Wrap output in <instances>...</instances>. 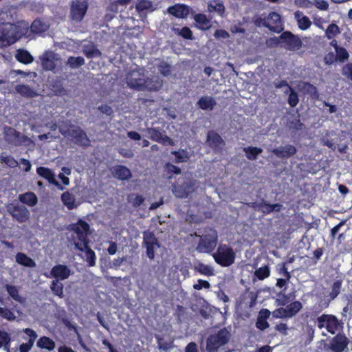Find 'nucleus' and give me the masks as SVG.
<instances>
[{
  "label": "nucleus",
  "mask_w": 352,
  "mask_h": 352,
  "mask_svg": "<svg viewBox=\"0 0 352 352\" xmlns=\"http://www.w3.org/2000/svg\"><path fill=\"white\" fill-rule=\"evenodd\" d=\"M199 241L196 250L199 253L211 254L214 252L218 243V233L214 228L206 229L202 235H199Z\"/></svg>",
  "instance_id": "obj_1"
},
{
  "label": "nucleus",
  "mask_w": 352,
  "mask_h": 352,
  "mask_svg": "<svg viewBox=\"0 0 352 352\" xmlns=\"http://www.w3.org/2000/svg\"><path fill=\"white\" fill-rule=\"evenodd\" d=\"M60 132L79 146L87 148L91 145V141L86 132L78 126L71 125L66 130H60Z\"/></svg>",
  "instance_id": "obj_2"
},
{
  "label": "nucleus",
  "mask_w": 352,
  "mask_h": 352,
  "mask_svg": "<svg viewBox=\"0 0 352 352\" xmlns=\"http://www.w3.org/2000/svg\"><path fill=\"white\" fill-rule=\"evenodd\" d=\"M230 333L226 328L221 329L217 333L210 335L206 340L207 352H217L230 340Z\"/></svg>",
  "instance_id": "obj_3"
},
{
  "label": "nucleus",
  "mask_w": 352,
  "mask_h": 352,
  "mask_svg": "<svg viewBox=\"0 0 352 352\" xmlns=\"http://www.w3.org/2000/svg\"><path fill=\"white\" fill-rule=\"evenodd\" d=\"M214 261L221 267H229L235 261V252L226 244H219L217 251L212 254Z\"/></svg>",
  "instance_id": "obj_4"
},
{
  "label": "nucleus",
  "mask_w": 352,
  "mask_h": 352,
  "mask_svg": "<svg viewBox=\"0 0 352 352\" xmlns=\"http://www.w3.org/2000/svg\"><path fill=\"white\" fill-rule=\"evenodd\" d=\"M316 324L318 329H325L332 335H335L343 328V322L333 314H322L317 318Z\"/></svg>",
  "instance_id": "obj_5"
},
{
  "label": "nucleus",
  "mask_w": 352,
  "mask_h": 352,
  "mask_svg": "<svg viewBox=\"0 0 352 352\" xmlns=\"http://www.w3.org/2000/svg\"><path fill=\"white\" fill-rule=\"evenodd\" d=\"M271 41L289 51L298 50L302 45L301 39L289 31L283 32L278 38L275 37Z\"/></svg>",
  "instance_id": "obj_6"
},
{
  "label": "nucleus",
  "mask_w": 352,
  "mask_h": 352,
  "mask_svg": "<svg viewBox=\"0 0 352 352\" xmlns=\"http://www.w3.org/2000/svg\"><path fill=\"white\" fill-rule=\"evenodd\" d=\"M3 133L5 141L8 144L15 146L27 144V142H30L28 137L21 135L20 132L11 126H5Z\"/></svg>",
  "instance_id": "obj_7"
},
{
  "label": "nucleus",
  "mask_w": 352,
  "mask_h": 352,
  "mask_svg": "<svg viewBox=\"0 0 352 352\" xmlns=\"http://www.w3.org/2000/svg\"><path fill=\"white\" fill-rule=\"evenodd\" d=\"M69 230L76 234L77 243L85 245L89 243L88 236L90 234V226L87 221L79 219L76 223L69 226Z\"/></svg>",
  "instance_id": "obj_8"
},
{
  "label": "nucleus",
  "mask_w": 352,
  "mask_h": 352,
  "mask_svg": "<svg viewBox=\"0 0 352 352\" xmlns=\"http://www.w3.org/2000/svg\"><path fill=\"white\" fill-rule=\"evenodd\" d=\"M349 340L344 333H336L329 341L328 344L325 345L327 350L332 352H344L348 347Z\"/></svg>",
  "instance_id": "obj_9"
},
{
  "label": "nucleus",
  "mask_w": 352,
  "mask_h": 352,
  "mask_svg": "<svg viewBox=\"0 0 352 352\" xmlns=\"http://www.w3.org/2000/svg\"><path fill=\"white\" fill-rule=\"evenodd\" d=\"M144 79V74L140 69L131 70L126 76V82L128 87L138 91H140L142 89V83Z\"/></svg>",
  "instance_id": "obj_10"
},
{
  "label": "nucleus",
  "mask_w": 352,
  "mask_h": 352,
  "mask_svg": "<svg viewBox=\"0 0 352 352\" xmlns=\"http://www.w3.org/2000/svg\"><path fill=\"white\" fill-rule=\"evenodd\" d=\"M195 190V182L187 179L181 184L173 186V192L174 195L179 198H187L191 193Z\"/></svg>",
  "instance_id": "obj_11"
},
{
  "label": "nucleus",
  "mask_w": 352,
  "mask_h": 352,
  "mask_svg": "<svg viewBox=\"0 0 352 352\" xmlns=\"http://www.w3.org/2000/svg\"><path fill=\"white\" fill-rule=\"evenodd\" d=\"M143 245L146 249V255L150 259L155 257V248L160 247V243L153 232L146 231L143 233Z\"/></svg>",
  "instance_id": "obj_12"
},
{
  "label": "nucleus",
  "mask_w": 352,
  "mask_h": 352,
  "mask_svg": "<svg viewBox=\"0 0 352 352\" xmlns=\"http://www.w3.org/2000/svg\"><path fill=\"white\" fill-rule=\"evenodd\" d=\"M264 25L270 31L279 33L283 30L280 15L276 12H271L264 22Z\"/></svg>",
  "instance_id": "obj_13"
},
{
  "label": "nucleus",
  "mask_w": 352,
  "mask_h": 352,
  "mask_svg": "<svg viewBox=\"0 0 352 352\" xmlns=\"http://www.w3.org/2000/svg\"><path fill=\"white\" fill-rule=\"evenodd\" d=\"M88 5L85 1H78L71 6V18L72 20L80 21L85 16Z\"/></svg>",
  "instance_id": "obj_14"
},
{
  "label": "nucleus",
  "mask_w": 352,
  "mask_h": 352,
  "mask_svg": "<svg viewBox=\"0 0 352 352\" xmlns=\"http://www.w3.org/2000/svg\"><path fill=\"white\" fill-rule=\"evenodd\" d=\"M146 131L149 135V138L153 141L170 146L175 144L173 140L168 135H164L158 128H148Z\"/></svg>",
  "instance_id": "obj_15"
},
{
  "label": "nucleus",
  "mask_w": 352,
  "mask_h": 352,
  "mask_svg": "<svg viewBox=\"0 0 352 352\" xmlns=\"http://www.w3.org/2000/svg\"><path fill=\"white\" fill-rule=\"evenodd\" d=\"M250 206L252 208H258L264 214H270L272 212H280L283 208L280 204H269L264 200L260 203L252 202Z\"/></svg>",
  "instance_id": "obj_16"
},
{
  "label": "nucleus",
  "mask_w": 352,
  "mask_h": 352,
  "mask_svg": "<svg viewBox=\"0 0 352 352\" xmlns=\"http://www.w3.org/2000/svg\"><path fill=\"white\" fill-rule=\"evenodd\" d=\"M75 248L80 252H84L85 254V261L89 267L96 265V255L94 251L89 246V243L82 244V243H75Z\"/></svg>",
  "instance_id": "obj_17"
},
{
  "label": "nucleus",
  "mask_w": 352,
  "mask_h": 352,
  "mask_svg": "<svg viewBox=\"0 0 352 352\" xmlns=\"http://www.w3.org/2000/svg\"><path fill=\"white\" fill-rule=\"evenodd\" d=\"M50 274L55 280H65L71 275V270L65 265L58 264L52 268Z\"/></svg>",
  "instance_id": "obj_18"
},
{
  "label": "nucleus",
  "mask_w": 352,
  "mask_h": 352,
  "mask_svg": "<svg viewBox=\"0 0 352 352\" xmlns=\"http://www.w3.org/2000/svg\"><path fill=\"white\" fill-rule=\"evenodd\" d=\"M10 214L19 223H24L30 217V212L25 206H14L11 210H10Z\"/></svg>",
  "instance_id": "obj_19"
},
{
  "label": "nucleus",
  "mask_w": 352,
  "mask_h": 352,
  "mask_svg": "<svg viewBox=\"0 0 352 352\" xmlns=\"http://www.w3.org/2000/svg\"><path fill=\"white\" fill-rule=\"evenodd\" d=\"M272 152L278 157L289 158L296 153L297 149L293 145L286 144L283 146L274 148Z\"/></svg>",
  "instance_id": "obj_20"
},
{
  "label": "nucleus",
  "mask_w": 352,
  "mask_h": 352,
  "mask_svg": "<svg viewBox=\"0 0 352 352\" xmlns=\"http://www.w3.org/2000/svg\"><path fill=\"white\" fill-rule=\"evenodd\" d=\"M113 176L121 181L128 180L131 176V170L123 165H116L111 169Z\"/></svg>",
  "instance_id": "obj_21"
},
{
  "label": "nucleus",
  "mask_w": 352,
  "mask_h": 352,
  "mask_svg": "<svg viewBox=\"0 0 352 352\" xmlns=\"http://www.w3.org/2000/svg\"><path fill=\"white\" fill-rule=\"evenodd\" d=\"M23 332L29 336V340L26 343H23L20 345L19 352H29L32 348L38 336L36 331L30 328L23 329Z\"/></svg>",
  "instance_id": "obj_22"
},
{
  "label": "nucleus",
  "mask_w": 352,
  "mask_h": 352,
  "mask_svg": "<svg viewBox=\"0 0 352 352\" xmlns=\"http://www.w3.org/2000/svg\"><path fill=\"white\" fill-rule=\"evenodd\" d=\"M207 142L208 146L214 151H218L221 146L224 144L223 140L217 132L210 131L207 134Z\"/></svg>",
  "instance_id": "obj_23"
},
{
  "label": "nucleus",
  "mask_w": 352,
  "mask_h": 352,
  "mask_svg": "<svg viewBox=\"0 0 352 352\" xmlns=\"http://www.w3.org/2000/svg\"><path fill=\"white\" fill-rule=\"evenodd\" d=\"M168 11L177 18L184 19L189 14L190 8L185 4H177L169 7Z\"/></svg>",
  "instance_id": "obj_24"
},
{
  "label": "nucleus",
  "mask_w": 352,
  "mask_h": 352,
  "mask_svg": "<svg viewBox=\"0 0 352 352\" xmlns=\"http://www.w3.org/2000/svg\"><path fill=\"white\" fill-rule=\"evenodd\" d=\"M342 285V280L339 279L336 280L333 282V285H331V291L329 293V299L327 300H325L322 305V308L326 309L329 306V303L331 300H334L340 293L341 288Z\"/></svg>",
  "instance_id": "obj_25"
},
{
  "label": "nucleus",
  "mask_w": 352,
  "mask_h": 352,
  "mask_svg": "<svg viewBox=\"0 0 352 352\" xmlns=\"http://www.w3.org/2000/svg\"><path fill=\"white\" fill-rule=\"evenodd\" d=\"M142 85L143 88L140 91H153L159 90L162 87V84L157 79H153L147 77L145 78L144 82L142 83Z\"/></svg>",
  "instance_id": "obj_26"
},
{
  "label": "nucleus",
  "mask_w": 352,
  "mask_h": 352,
  "mask_svg": "<svg viewBox=\"0 0 352 352\" xmlns=\"http://www.w3.org/2000/svg\"><path fill=\"white\" fill-rule=\"evenodd\" d=\"M197 104L202 110H212L217 102L211 96H202L197 101Z\"/></svg>",
  "instance_id": "obj_27"
},
{
  "label": "nucleus",
  "mask_w": 352,
  "mask_h": 352,
  "mask_svg": "<svg viewBox=\"0 0 352 352\" xmlns=\"http://www.w3.org/2000/svg\"><path fill=\"white\" fill-rule=\"evenodd\" d=\"M16 262L24 267H34L35 261L23 252H18L15 256Z\"/></svg>",
  "instance_id": "obj_28"
},
{
  "label": "nucleus",
  "mask_w": 352,
  "mask_h": 352,
  "mask_svg": "<svg viewBox=\"0 0 352 352\" xmlns=\"http://www.w3.org/2000/svg\"><path fill=\"white\" fill-rule=\"evenodd\" d=\"M208 10L210 12H217L223 16L225 12V6L221 0H210L208 3Z\"/></svg>",
  "instance_id": "obj_29"
},
{
  "label": "nucleus",
  "mask_w": 352,
  "mask_h": 352,
  "mask_svg": "<svg viewBox=\"0 0 352 352\" xmlns=\"http://www.w3.org/2000/svg\"><path fill=\"white\" fill-rule=\"evenodd\" d=\"M50 89L57 96H63L67 94V91L63 87V82L60 79L52 80L50 85Z\"/></svg>",
  "instance_id": "obj_30"
},
{
  "label": "nucleus",
  "mask_w": 352,
  "mask_h": 352,
  "mask_svg": "<svg viewBox=\"0 0 352 352\" xmlns=\"http://www.w3.org/2000/svg\"><path fill=\"white\" fill-rule=\"evenodd\" d=\"M15 58L19 63L25 65L30 64L34 60V58L31 54L28 51L23 49H19L16 51Z\"/></svg>",
  "instance_id": "obj_31"
},
{
  "label": "nucleus",
  "mask_w": 352,
  "mask_h": 352,
  "mask_svg": "<svg viewBox=\"0 0 352 352\" xmlns=\"http://www.w3.org/2000/svg\"><path fill=\"white\" fill-rule=\"evenodd\" d=\"M36 346L42 349L52 351L54 349L56 344L54 341L47 336H41L36 342Z\"/></svg>",
  "instance_id": "obj_32"
},
{
  "label": "nucleus",
  "mask_w": 352,
  "mask_h": 352,
  "mask_svg": "<svg viewBox=\"0 0 352 352\" xmlns=\"http://www.w3.org/2000/svg\"><path fill=\"white\" fill-rule=\"evenodd\" d=\"M36 173L38 175L47 179L50 183L58 184L54 179V173L49 168L39 166L36 168Z\"/></svg>",
  "instance_id": "obj_33"
},
{
  "label": "nucleus",
  "mask_w": 352,
  "mask_h": 352,
  "mask_svg": "<svg viewBox=\"0 0 352 352\" xmlns=\"http://www.w3.org/2000/svg\"><path fill=\"white\" fill-rule=\"evenodd\" d=\"M19 199L21 202L29 206H34L38 202L36 195L32 192H28L19 195Z\"/></svg>",
  "instance_id": "obj_34"
},
{
  "label": "nucleus",
  "mask_w": 352,
  "mask_h": 352,
  "mask_svg": "<svg viewBox=\"0 0 352 352\" xmlns=\"http://www.w3.org/2000/svg\"><path fill=\"white\" fill-rule=\"evenodd\" d=\"M61 201L69 210H73L77 207V204L75 203L76 199L74 196L68 191L61 195Z\"/></svg>",
  "instance_id": "obj_35"
},
{
  "label": "nucleus",
  "mask_w": 352,
  "mask_h": 352,
  "mask_svg": "<svg viewBox=\"0 0 352 352\" xmlns=\"http://www.w3.org/2000/svg\"><path fill=\"white\" fill-rule=\"evenodd\" d=\"M15 90L22 96L27 98H34L37 96V93L28 85H17L15 87Z\"/></svg>",
  "instance_id": "obj_36"
},
{
  "label": "nucleus",
  "mask_w": 352,
  "mask_h": 352,
  "mask_svg": "<svg viewBox=\"0 0 352 352\" xmlns=\"http://www.w3.org/2000/svg\"><path fill=\"white\" fill-rule=\"evenodd\" d=\"M47 28L48 26L40 19L34 20L30 26L31 32L34 34L43 33L47 30Z\"/></svg>",
  "instance_id": "obj_37"
},
{
  "label": "nucleus",
  "mask_w": 352,
  "mask_h": 352,
  "mask_svg": "<svg viewBox=\"0 0 352 352\" xmlns=\"http://www.w3.org/2000/svg\"><path fill=\"white\" fill-rule=\"evenodd\" d=\"M5 288L9 296L15 301L23 303L24 298L19 295V289L16 286L12 285H6Z\"/></svg>",
  "instance_id": "obj_38"
},
{
  "label": "nucleus",
  "mask_w": 352,
  "mask_h": 352,
  "mask_svg": "<svg viewBox=\"0 0 352 352\" xmlns=\"http://www.w3.org/2000/svg\"><path fill=\"white\" fill-rule=\"evenodd\" d=\"M246 157L250 160H256L259 154L263 152V149L256 146H248L243 148Z\"/></svg>",
  "instance_id": "obj_39"
},
{
  "label": "nucleus",
  "mask_w": 352,
  "mask_h": 352,
  "mask_svg": "<svg viewBox=\"0 0 352 352\" xmlns=\"http://www.w3.org/2000/svg\"><path fill=\"white\" fill-rule=\"evenodd\" d=\"M285 307L289 318H292L296 315L300 311V310L302 307V305L300 301L296 300L289 303Z\"/></svg>",
  "instance_id": "obj_40"
},
{
  "label": "nucleus",
  "mask_w": 352,
  "mask_h": 352,
  "mask_svg": "<svg viewBox=\"0 0 352 352\" xmlns=\"http://www.w3.org/2000/svg\"><path fill=\"white\" fill-rule=\"evenodd\" d=\"M254 275L257 279L263 280L270 276V268L268 265L260 267L255 270Z\"/></svg>",
  "instance_id": "obj_41"
},
{
  "label": "nucleus",
  "mask_w": 352,
  "mask_h": 352,
  "mask_svg": "<svg viewBox=\"0 0 352 352\" xmlns=\"http://www.w3.org/2000/svg\"><path fill=\"white\" fill-rule=\"evenodd\" d=\"M50 289L53 294L60 298L64 296L63 294V285L58 280H53L52 281Z\"/></svg>",
  "instance_id": "obj_42"
},
{
  "label": "nucleus",
  "mask_w": 352,
  "mask_h": 352,
  "mask_svg": "<svg viewBox=\"0 0 352 352\" xmlns=\"http://www.w3.org/2000/svg\"><path fill=\"white\" fill-rule=\"evenodd\" d=\"M67 64L72 69L78 68L85 64V59L82 56H69L67 59Z\"/></svg>",
  "instance_id": "obj_43"
},
{
  "label": "nucleus",
  "mask_w": 352,
  "mask_h": 352,
  "mask_svg": "<svg viewBox=\"0 0 352 352\" xmlns=\"http://www.w3.org/2000/svg\"><path fill=\"white\" fill-rule=\"evenodd\" d=\"M174 32L182 38L188 40L193 39L192 32L188 27H183L182 28H174Z\"/></svg>",
  "instance_id": "obj_44"
},
{
  "label": "nucleus",
  "mask_w": 352,
  "mask_h": 352,
  "mask_svg": "<svg viewBox=\"0 0 352 352\" xmlns=\"http://www.w3.org/2000/svg\"><path fill=\"white\" fill-rule=\"evenodd\" d=\"M335 52L338 62L339 63H344L349 58V54L344 47L340 46V47L336 48Z\"/></svg>",
  "instance_id": "obj_45"
},
{
  "label": "nucleus",
  "mask_w": 352,
  "mask_h": 352,
  "mask_svg": "<svg viewBox=\"0 0 352 352\" xmlns=\"http://www.w3.org/2000/svg\"><path fill=\"white\" fill-rule=\"evenodd\" d=\"M171 154L175 157V163L185 162L189 158L188 152L184 149L172 151Z\"/></svg>",
  "instance_id": "obj_46"
},
{
  "label": "nucleus",
  "mask_w": 352,
  "mask_h": 352,
  "mask_svg": "<svg viewBox=\"0 0 352 352\" xmlns=\"http://www.w3.org/2000/svg\"><path fill=\"white\" fill-rule=\"evenodd\" d=\"M340 32L339 27L335 23H331L327 27L325 31V35L328 39H333L337 34H340Z\"/></svg>",
  "instance_id": "obj_47"
},
{
  "label": "nucleus",
  "mask_w": 352,
  "mask_h": 352,
  "mask_svg": "<svg viewBox=\"0 0 352 352\" xmlns=\"http://www.w3.org/2000/svg\"><path fill=\"white\" fill-rule=\"evenodd\" d=\"M195 270L201 274L206 276H212L214 274L213 269L208 265L204 263H199L196 267Z\"/></svg>",
  "instance_id": "obj_48"
},
{
  "label": "nucleus",
  "mask_w": 352,
  "mask_h": 352,
  "mask_svg": "<svg viewBox=\"0 0 352 352\" xmlns=\"http://www.w3.org/2000/svg\"><path fill=\"white\" fill-rule=\"evenodd\" d=\"M0 317L8 321H14L16 318L12 309L1 307H0Z\"/></svg>",
  "instance_id": "obj_49"
},
{
  "label": "nucleus",
  "mask_w": 352,
  "mask_h": 352,
  "mask_svg": "<svg viewBox=\"0 0 352 352\" xmlns=\"http://www.w3.org/2000/svg\"><path fill=\"white\" fill-rule=\"evenodd\" d=\"M195 21L197 24L201 25V29L204 30L208 29L209 28L210 21L204 14H197L195 16Z\"/></svg>",
  "instance_id": "obj_50"
},
{
  "label": "nucleus",
  "mask_w": 352,
  "mask_h": 352,
  "mask_svg": "<svg viewBox=\"0 0 352 352\" xmlns=\"http://www.w3.org/2000/svg\"><path fill=\"white\" fill-rule=\"evenodd\" d=\"M11 338L8 332L0 329V349L4 347L9 349Z\"/></svg>",
  "instance_id": "obj_51"
},
{
  "label": "nucleus",
  "mask_w": 352,
  "mask_h": 352,
  "mask_svg": "<svg viewBox=\"0 0 352 352\" xmlns=\"http://www.w3.org/2000/svg\"><path fill=\"white\" fill-rule=\"evenodd\" d=\"M41 64L43 69L47 71H53L56 68V64L53 58L47 56L41 58Z\"/></svg>",
  "instance_id": "obj_52"
},
{
  "label": "nucleus",
  "mask_w": 352,
  "mask_h": 352,
  "mask_svg": "<svg viewBox=\"0 0 352 352\" xmlns=\"http://www.w3.org/2000/svg\"><path fill=\"white\" fill-rule=\"evenodd\" d=\"M290 93L288 96V104L291 107H295L299 102V98L298 94L292 88L289 87Z\"/></svg>",
  "instance_id": "obj_53"
},
{
  "label": "nucleus",
  "mask_w": 352,
  "mask_h": 352,
  "mask_svg": "<svg viewBox=\"0 0 352 352\" xmlns=\"http://www.w3.org/2000/svg\"><path fill=\"white\" fill-rule=\"evenodd\" d=\"M152 3L149 0H138L135 5V8L138 12H144L151 9Z\"/></svg>",
  "instance_id": "obj_54"
},
{
  "label": "nucleus",
  "mask_w": 352,
  "mask_h": 352,
  "mask_svg": "<svg viewBox=\"0 0 352 352\" xmlns=\"http://www.w3.org/2000/svg\"><path fill=\"white\" fill-rule=\"evenodd\" d=\"M300 86L302 90L305 91L309 94L315 95L318 92L316 87L309 82H302Z\"/></svg>",
  "instance_id": "obj_55"
},
{
  "label": "nucleus",
  "mask_w": 352,
  "mask_h": 352,
  "mask_svg": "<svg viewBox=\"0 0 352 352\" xmlns=\"http://www.w3.org/2000/svg\"><path fill=\"white\" fill-rule=\"evenodd\" d=\"M0 161L1 162L6 164L10 168H15L18 166L19 164L18 162L12 156L10 155L1 156L0 157Z\"/></svg>",
  "instance_id": "obj_56"
},
{
  "label": "nucleus",
  "mask_w": 352,
  "mask_h": 352,
  "mask_svg": "<svg viewBox=\"0 0 352 352\" xmlns=\"http://www.w3.org/2000/svg\"><path fill=\"white\" fill-rule=\"evenodd\" d=\"M298 28L302 30H307L311 25L309 18L307 16H303L298 20Z\"/></svg>",
  "instance_id": "obj_57"
},
{
  "label": "nucleus",
  "mask_w": 352,
  "mask_h": 352,
  "mask_svg": "<svg viewBox=\"0 0 352 352\" xmlns=\"http://www.w3.org/2000/svg\"><path fill=\"white\" fill-rule=\"evenodd\" d=\"M160 73L164 76H168L171 73V66L167 63L162 62L158 65Z\"/></svg>",
  "instance_id": "obj_58"
},
{
  "label": "nucleus",
  "mask_w": 352,
  "mask_h": 352,
  "mask_svg": "<svg viewBox=\"0 0 352 352\" xmlns=\"http://www.w3.org/2000/svg\"><path fill=\"white\" fill-rule=\"evenodd\" d=\"M6 25L3 23H0V42L8 41L9 38V31L6 28Z\"/></svg>",
  "instance_id": "obj_59"
},
{
  "label": "nucleus",
  "mask_w": 352,
  "mask_h": 352,
  "mask_svg": "<svg viewBox=\"0 0 352 352\" xmlns=\"http://www.w3.org/2000/svg\"><path fill=\"white\" fill-rule=\"evenodd\" d=\"M277 272L279 275L283 276L284 278H291L292 277L290 272H288L286 263H282L277 269Z\"/></svg>",
  "instance_id": "obj_60"
},
{
  "label": "nucleus",
  "mask_w": 352,
  "mask_h": 352,
  "mask_svg": "<svg viewBox=\"0 0 352 352\" xmlns=\"http://www.w3.org/2000/svg\"><path fill=\"white\" fill-rule=\"evenodd\" d=\"M315 335V329L313 328L312 326H307V338L305 341V344L308 345L311 343V342L314 340Z\"/></svg>",
  "instance_id": "obj_61"
},
{
  "label": "nucleus",
  "mask_w": 352,
  "mask_h": 352,
  "mask_svg": "<svg viewBox=\"0 0 352 352\" xmlns=\"http://www.w3.org/2000/svg\"><path fill=\"white\" fill-rule=\"evenodd\" d=\"M85 56L89 58L99 57L101 56V52L95 47H92L85 52Z\"/></svg>",
  "instance_id": "obj_62"
},
{
  "label": "nucleus",
  "mask_w": 352,
  "mask_h": 352,
  "mask_svg": "<svg viewBox=\"0 0 352 352\" xmlns=\"http://www.w3.org/2000/svg\"><path fill=\"white\" fill-rule=\"evenodd\" d=\"M273 316L277 318H289V316L287 313L286 307H280L276 309L273 311Z\"/></svg>",
  "instance_id": "obj_63"
},
{
  "label": "nucleus",
  "mask_w": 352,
  "mask_h": 352,
  "mask_svg": "<svg viewBox=\"0 0 352 352\" xmlns=\"http://www.w3.org/2000/svg\"><path fill=\"white\" fill-rule=\"evenodd\" d=\"M210 287V284L209 283V282L202 279H199L197 280V283L193 285V288L196 290H200L203 288L209 289Z\"/></svg>",
  "instance_id": "obj_64"
}]
</instances>
